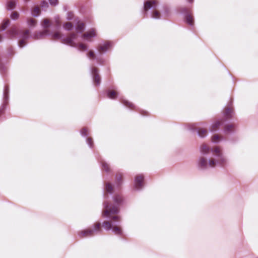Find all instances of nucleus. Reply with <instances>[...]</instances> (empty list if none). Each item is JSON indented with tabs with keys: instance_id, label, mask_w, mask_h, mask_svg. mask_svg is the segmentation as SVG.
Masks as SVG:
<instances>
[{
	"instance_id": "nucleus-37",
	"label": "nucleus",
	"mask_w": 258,
	"mask_h": 258,
	"mask_svg": "<svg viewBox=\"0 0 258 258\" xmlns=\"http://www.w3.org/2000/svg\"><path fill=\"white\" fill-rule=\"evenodd\" d=\"M87 129L86 128H83L81 131V135L82 136H86L87 135Z\"/></svg>"
},
{
	"instance_id": "nucleus-9",
	"label": "nucleus",
	"mask_w": 258,
	"mask_h": 258,
	"mask_svg": "<svg viewBox=\"0 0 258 258\" xmlns=\"http://www.w3.org/2000/svg\"><path fill=\"white\" fill-rule=\"evenodd\" d=\"M143 179L144 177L142 175H139L136 176L135 179V187L139 189L143 186Z\"/></svg>"
},
{
	"instance_id": "nucleus-35",
	"label": "nucleus",
	"mask_w": 258,
	"mask_h": 258,
	"mask_svg": "<svg viewBox=\"0 0 258 258\" xmlns=\"http://www.w3.org/2000/svg\"><path fill=\"white\" fill-rule=\"evenodd\" d=\"M87 142L88 145L92 148L93 147V141L92 138H88L87 139Z\"/></svg>"
},
{
	"instance_id": "nucleus-36",
	"label": "nucleus",
	"mask_w": 258,
	"mask_h": 258,
	"mask_svg": "<svg viewBox=\"0 0 258 258\" xmlns=\"http://www.w3.org/2000/svg\"><path fill=\"white\" fill-rule=\"evenodd\" d=\"M233 127L234 126L232 124L228 125L225 127V131H230Z\"/></svg>"
},
{
	"instance_id": "nucleus-4",
	"label": "nucleus",
	"mask_w": 258,
	"mask_h": 258,
	"mask_svg": "<svg viewBox=\"0 0 258 258\" xmlns=\"http://www.w3.org/2000/svg\"><path fill=\"white\" fill-rule=\"evenodd\" d=\"M41 26L44 30L42 31L36 32L34 35V38L36 39H40L50 35L48 28L50 26V21L47 19H44L41 22Z\"/></svg>"
},
{
	"instance_id": "nucleus-22",
	"label": "nucleus",
	"mask_w": 258,
	"mask_h": 258,
	"mask_svg": "<svg viewBox=\"0 0 258 258\" xmlns=\"http://www.w3.org/2000/svg\"><path fill=\"white\" fill-rule=\"evenodd\" d=\"M186 21L190 25H192L194 24V19L192 17L189 15L186 16Z\"/></svg>"
},
{
	"instance_id": "nucleus-15",
	"label": "nucleus",
	"mask_w": 258,
	"mask_h": 258,
	"mask_svg": "<svg viewBox=\"0 0 258 258\" xmlns=\"http://www.w3.org/2000/svg\"><path fill=\"white\" fill-rule=\"evenodd\" d=\"M16 2L14 1H10L8 2L7 5V8L8 10H13L15 8Z\"/></svg>"
},
{
	"instance_id": "nucleus-21",
	"label": "nucleus",
	"mask_w": 258,
	"mask_h": 258,
	"mask_svg": "<svg viewBox=\"0 0 258 258\" xmlns=\"http://www.w3.org/2000/svg\"><path fill=\"white\" fill-rule=\"evenodd\" d=\"M210 150L209 148L206 145H202L201 148V151L204 154H206L209 152Z\"/></svg>"
},
{
	"instance_id": "nucleus-1",
	"label": "nucleus",
	"mask_w": 258,
	"mask_h": 258,
	"mask_svg": "<svg viewBox=\"0 0 258 258\" xmlns=\"http://www.w3.org/2000/svg\"><path fill=\"white\" fill-rule=\"evenodd\" d=\"M211 152L217 157L218 159H211L208 162L206 159L201 158L199 162L200 167L202 168H207L208 167H214L217 165L224 166L226 164V159L223 155L222 150L219 147H214L211 149Z\"/></svg>"
},
{
	"instance_id": "nucleus-39",
	"label": "nucleus",
	"mask_w": 258,
	"mask_h": 258,
	"mask_svg": "<svg viewBox=\"0 0 258 258\" xmlns=\"http://www.w3.org/2000/svg\"><path fill=\"white\" fill-rule=\"evenodd\" d=\"M73 16H74V15L72 12H68V16H67L68 20H70L72 19Z\"/></svg>"
},
{
	"instance_id": "nucleus-20",
	"label": "nucleus",
	"mask_w": 258,
	"mask_h": 258,
	"mask_svg": "<svg viewBox=\"0 0 258 258\" xmlns=\"http://www.w3.org/2000/svg\"><path fill=\"white\" fill-rule=\"evenodd\" d=\"M51 39L53 40H58L61 38L60 33L56 32L51 35Z\"/></svg>"
},
{
	"instance_id": "nucleus-7",
	"label": "nucleus",
	"mask_w": 258,
	"mask_h": 258,
	"mask_svg": "<svg viewBox=\"0 0 258 258\" xmlns=\"http://www.w3.org/2000/svg\"><path fill=\"white\" fill-rule=\"evenodd\" d=\"M104 208L105 210L102 213V215L104 217L111 218V214H116L118 212V209L117 206L113 207L110 206L107 203H104Z\"/></svg>"
},
{
	"instance_id": "nucleus-18",
	"label": "nucleus",
	"mask_w": 258,
	"mask_h": 258,
	"mask_svg": "<svg viewBox=\"0 0 258 258\" xmlns=\"http://www.w3.org/2000/svg\"><path fill=\"white\" fill-rule=\"evenodd\" d=\"M117 96V92L114 91L109 90L107 92V96L110 99H114Z\"/></svg>"
},
{
	"instance_id": "nucleus-31",
	"label": "nucleus",
	"mask_w": 258,
	"mask_h": 258,
	"mask_svg": "<svg viewBox=\"0 0 258 258\" xmlns=\"http://www.w3.org/2000/svg\"><path fill=\"white\" fill-rule=\"evenodd\" d=\"M40 6L43 10H45L48 7V4L46 1H43L41 3Z\"/></svg>"
},
{
	"instance_id": "nucleus-10",
	"label": "nucleus",
	"mask_w": 258,
	"mask_h": 258,
	"mask_svg": "<svg viewBox=\"0 0 258 258\" xmlns=\"http://www.w3.org/2000/svg\"><path fill=\"white\" fill-rule=\"evenodd\" d=\"M96 36V34L95 30L94 29H91L82 35V37L86 40L90 41L92 38L95 37Z\"/></svg>"
},
{
	"instance_id": "nucleus-12",
	"label": "nucleus",
	"mask_w": 258,
	"mask_h": 258,
	"mask_svg": "<svg viewBox=\"0 0 258 258\" xmlns=\"http://www.w3.org/2000/svg\"><path fill=\"white\" fill-rule=\"evenodd\" d=\"M111 46L110 42H106L103 45H100L99 47L98 50L100 52H103L106 51Z\"/></svg>"
},
{
	"instance_id": "nucleus-45",
	"label": "nucleus",
	"mask_w": 258,
	"mask_h": 258,
	"mask_svg": "<svg viewBox=\"0 0 258 258\" xmlns=\"http://www.w3.org/2000/svg\"><path fill=\"white\" fill-rule=\"evenodd\" d=\"M1 38H2V37H1V36H0V41L1 40Z\"/></svg>"
},
{
	"instance_id": "nucleus-23",
	"label": "nucleus",
	"mask_w": 258,
	"mask_h": 258,
	"mask_svg": "<svg viewBox=\"0 0 258 258\" xmlns=\"http://www.w3.org/2000/svg\"><path fill=\"white\" fill-rule=\"evenodd\" d=\"M220 125V122L219 121H216L212 124V127L211 128V131L213 132L216 131Z\"/></svg>"
},
{
	"instance_id": "nucleus-40",
	"label": "nucleus",
	"mask_w": 258,
	"mask_h": 258,
	"mask_svg": "<svg viewBox=\"0 0 258 258\" xmlns=\"http://www.w3.org/2000/svg\"><path fill=\"white\" fill-rule=\"evenodd\" d=\"M50 5L55 6L57 4V0H49Z\"/></svg>"
},
{
	"instance_id": "nucleus-8",
	"label": "nucleus",
	"mask_w": 258,
	"mask_h": 258,
	"mask_svg": "<svg viewBox=\"0 0 258 258\" xmlns=\"http://www.w3.org/2000/svg\"><path fill=\"white\" fill-rule=\"evenodd\" d=\"M158 5V2L156 0L148 1L144 4V10L147 11L149 9L151 8H156Z\"/></svg>"
},
{
	"instance_id": "nucleus-25",
	"label": "nucleus",
	"mask_w": 258,
	"mask_h": 258,
	"mask_svg": "<svg viewBox=\"0 0 258 258\" xmlns=\"http://www.w3.org/2000/svg\"><path fill=\"white\" fill-rule=\"evenodd\" d=\"M220 140L221 138L218 135H215L212 138V141L215 143H218Z\"/></svg>"
},
{
	"instance_id": "nucleus-19",
	"label": "nucleus",
	"mask_w": 258,
	"mask_h": 258,
	"mask_svg": "<svg viewBox=\"0 0 258 258\" xmlns=\"http://www.w3.org/2000/svg\"><path fill=\"white\" fill-rule=\"evenodd\" d=\"M198 133L200 137L203 138L207 135V131L205 129L200 128L198 131Z\"/></svg>"
},
{
	"instance_id": "nucleus-13",
	"label": "nucleus",
	"mask_w": 258,
	"mask_h": 258,
	"mask_svg": "<svg viewBox=\"0 0 258 258\" xmlns=\"http://www.w3.org/2000/svg\"><path fill=\"white\" fill-rule=\"evenodd\" d=\"M85 25L83 23L79 22L76 27L77 31L79 33H82L84 30Z\"/></svg>"
},
{
	"instance_id": "nucleus-32",
	"label": "nucleus",
	"mask_w": 258,
	"mask_h": 258,
	"mask_svg": "<svg viewBox=\"0 0 258 258\" xmlns=\"http://www.w3.org/2000/svg\"><path fill=\"white\" fill-rule=\"evenodd\" d=\"M112 189H113V187L112 186V185L109 183H107L106 184V190L107 192H112Z\"/></svg>"
},
{
	"instance_id": "nucleus-28",
	"label": "nucleus",
	"mask_w": 258,
	"mask_h": 258,
	"mask_svg": "<svg viewBox=\"0 0 258 258\" xmlns=\"http://www.w3.org/2000/svg\"><path fill=\"white\" fill-rule=\"evenodd\" d=\"M152 17L155 19H159L160 17V13L157 11H155L152 14Z\"/></svg>"
},
{
	"instance_id": "nucleus-29",
	"label": "nucleus",
	"mask_w": 258,
	"mask_h": 258,
	"mask_svg": "<svg viewBox=\"0 0 258 258\" xmlns=\"http://www.w3.org/2000/svg\"><path fill=\"white\" fill-rule=\"evenodd\" d=\"M123 103L124 104V105L131 109H133L135 107V105L132 103L130 102L127 101H124L123 102Z\"/></svg>"
},
{
	"instance_id": "nucleus-17",
	"label": "nucleus",
	"mask_w": 258,
	"mask_h": 258,
	"mask_svg": "<svg viewBox=\"0 0 258 258\" xmlns=\"http://www.w3.org/2000/svg\"><path fill=\"white\" fill-rule=\"evenodd\" d=\"M27 24L30 27H35L37 24V21L33 18H29L27 20Z\"/></svg>"
},
{
	"instance_id": "nucleus-33",
	"label": "nucleus",
	"mask_w": 258,
	"mask_h": 258,
	"mask_svg": "<svg viewBox=\"0 0 258 258\" xmlns=\"http://www.w3.org/2000/svg\"><path fill=\"white\" fill-rule=\"evenodd\" d=\"M102 170L106 171H108L109 169V165L105 162H102Z\"/></svg>"
},
{
	"instance_id": "nucleus-41",
	"label": "nucleus",
	"mask_w": 258,
	"mask_h": 258,
	"mask_svg": "<svg viewBox=\"0 0 258 258\" xmlns=\"http://www.w3.org/2000/svg\"><path fill=\"white\" fill-rule=\"evenodd\" d=\"M112 220L114 221H120V217L118 216H113L112 218Z\"/></svg>"
},
{
	"instance_id": "nucleus-24",
	"label": "nucleus",
	"mask_w": 258,
	"mask_h": 258,
	"mask_svg": "<svg viewBox=\"0 0 258 258\" xmlns=\"http://www.w3.org/2000/svg\"><path fill=\"white\" fill-rule=\"evenodd\" d=\"M10 24V21L9 20H7L5 21L2 25L1 26V29L2 30H5L6 28L8 27V26Z\"/></svg>"
},
{
	"instance_id": "nucleus-44",
	"label": "nucleus",
	"mask_w": 258,
	"mask_h": 258,
	"mask_svg": "<svg viewBox=\"0 0 258 258\" xmlns=\"http://www.w3.org/2000/svg\"><path fill=\"white\" fill-rule=\"evenodd\" d=\"M24 1H26V2H28V1H29V0H24Z\"/></svg>"
},
{
	"instance_id": "nucleus-38",
	"label": "nucleus",
	"mask_w": 258,
	"mask_h": 258,
	"mask_svg": "<svg viewBox=\"0 0 258 258\" xmlns=\"http://www.w3.org/2000/svg\"><path fill=\"white\" fill-rule=\"evenodd\" d=\"M8 93V87H6L5 90H4V97L6 99L7 98Z\"/></svg>"
},
{
	"instance_id": "nucleus-34",
	"label": "nucleus",
	"mask_w": 258,
	"mask_h": 258,
	"mask_svg": "<svg viewBox=\"0 0 258 258\" xmlns=\"http://www.w3.org/2000/svg\"><path fill=\"white\" fill-rule=\"evenodd\" d=\"M87 56L90 58H94L95 57V54L92 50L89 51L87 54Z\"/></svg>"
},
{
	"instance_id": "nucleus-42",
	"label": "nucleus",
	"mask_w": 258,
	"mask_h": 258,
	"mask_svg": "<svg viewBox=\"0 0 258 258\" xmlns=\"http://www.w3.org/2000/svg\"><path fill=\"white\" fill-rule=\"evenodd\" d=\"M121 175H116V182H118V181L121 179Z\"/></svg>"
},
{
	"instance_id": "nucleus-11",
	"label": "nucleus",
	"mask_w": 258,
	"mask_h": 258,
	"mask_svg": "<svg viewBox=\"0 0 258 258\" xmlns=\"http://www.w3.org/2000/svg\"><path fill=\"white\" fill-rule=\"evenodd\" d=\"M93 76V80L96 85H99L100 83V78L98 74V70L96 68H93L92 70Z\"/></svg>"
},
{
	"instance_id": "nucleus-43",
	"label": "nucleus",
	"mask_w": 258,
	"mask_h": 258,
	"mask_svg": "<svg viewBox=\"0 0 258 258\" xmlns=\"http://www.w3.org/2000/svg\"><path fill=\"white\" fill-rule=\"evenodd\" d=\"M190 3H192L193 2V0H188Z\"/></svg>"
},
{
	"instance_id": "nucleus-6",
	"label": "nucleus",
	"mask_w": 258,
	"mask_h": 258,
	"mask_svg": "<svg viewBox=\"0 0 258 258\" xmlns=\"http://www.w3.org/2000/svg\"><path fill=\"white\" fill-rule=\"evenodd\" d=\"M101 231L100 223H96L94 225L93 229H87L80 232V236L82 237L90 236Z\"/></svg>"
},
{
	"instance_id": "nucleus-2",
	"label": "nucleus",
	"mask_w": 258,
	"mask_h": 258,
	"mask_svg": "<svg viewBox=\"0 0 258 258\" xmlns=\"http://www.w3.org/2000/svg\"><path fill=\"white\" fill-rule=\"evenodd\" d=\"M9 33L12 37H15L18 36L21 39L19 42L20 47L22 48L25 45V40L29 36V31L28 30L18 31L16 28H13L10 31Z\"/></svg>"
},
{
	"instance_id": "nucleus-3",
	"label": "nucleus",
	"mask_w": 258,
	"mask_h": 258,
	"mask_svg": "<svg viewBox=\"0 0 258 258\" xmlns=\"http://www.w3.org/2000/svg\"><path fill=\"white\" fill-rule=\"evenodd\" d=\"M77 38V34L76 33H72L70 36L62 38L61 39L62 42L69 45L71 46L74 47H78L79 50H85L87 49V45L83 44L80 43L79 44H77L74 41V40Z\"/></svg>"
},
{
	"instance_id": "nucleus-5",
	"label": "nucleus",
	"mask_w": 258,
	"mask_h": 258,
	"mask_svg": "<svg viewBox=\"0 0 258 258\" xmlns=\"http://www.w3.org/2000/svg\"><path fill=\"white\" fill-rule=\"evenodd\" d=\"M103 227L106 230H111L116 235H121L122 231L121 228L116 225L113 222L104 221L102 223Z\"/></svg>"
},
{
	"instance_id": "nucleus-30",
	"label": "nucleus",
	"mask_w": 258,
	"mask_h": 258,
	"mask_svg": "<svg viewBox=\"0 0 258 258\" xmlns=\"http://www.w3.org/2000/svg\"><path fill=\"white\" fill-rule=\"evenodd\" d=\"M73 27L72 24L70 23H66L65 24L63 25V28L64 29L67 30H71Z\"/></svg>"
},
{
	"instance_id": "nucleus-27",
	"label": "nucleus",
	"mask_w": 258,
	"mask_h": 258,
	"mask_svg": "<svg viewBox=\"0 0 258 258\" xmlns=\"http://www.w3.org/2000/svg\"><path fill=\"white\" fill-rule=\"evenodd\" d=\"M114 200L116 204H118L122 202V199L121 196L117 195L115 196Z\"/></svg>"
},
{
	"instance_id": "nucleus-26",
	"label": "nucleus",
	"mask_w": 258,
	"mask_h": 258,
	"mask_svg": "<svg viewBox=\"0 0 258 258\" xmlns=\"http://www.w3.org/2000/svg\"><path fill=\"white\" fill-rule=\"evenodd\" d=\"M19 17V14L17 12H13L11 15V18L13 20H17Z\"/></svg>"
},
{
	"instance_id": "nucleus-14",
	"label": "nucleus",
	"mask_w": 258,
	"mask_h": 258,
	"mask_svg": "<svg viewBox=\"0 0 258 258\" xmlns=\"http://www.w3.org/2000/svg\"><path fill=\"white\" fill-rule=\"evenodd\" d=\"M31 14L34 17L38 16L40 14V8L37 6L35 7L32 10Z\"/></svg>"
},
{
	"instance_id": "nucleus-16",
	"label": "nucleus",
	"mask_w": 258,
	"mask_h": 258,
	"mask_svg": "<svg viewBox=\"0 0 258 258\" xmlns=\"http://www.w3.org/2000/svg\"><path fill=\"white\" fill-rule=\"evenodd\" d=\"M232 108L230 107H227L225 111V115L227 118H229L232 116Z\"/></svg>"
}]
</instances>
